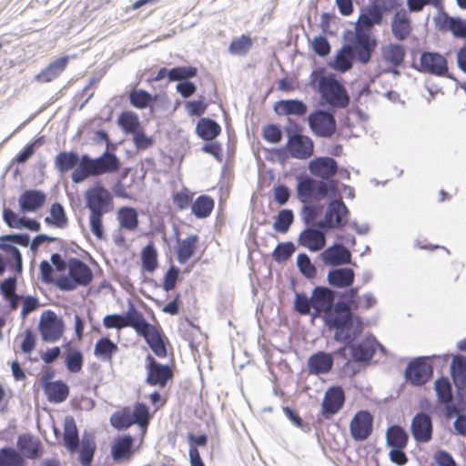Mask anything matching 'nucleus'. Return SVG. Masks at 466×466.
<instances>
[{"instance_id":"nucleus-58","label":"nucleus","mask_w":466,"mask_h":466,"mask_svg":"<svg viewBox=\"0 0 466 466\" xmlns=\"http://www.w3.org/2000/svg\"><path fill=\"white\" fill-rule=\"evenodd\" d=\"M311 306V296L308 297L304 291H295L293 309L298 314L301 316H308L310 313Z\"/></svg>"},{"instance_id":"nucleus-12","label":"nucleus","mask_w":466,"mask_h":466,"mask_svg":"<svg viewBox=\"0 0 466 466\" xmlns=\"http://www.w3.org/2000/svg\"><path fill=\"white\" fill-rule=\"evenodd\" d=\"M453 383L450 378L441 371V375L433 383L437 403L443 406L446 417L458 414V407L453 400Z\"/></svg>"},{"instance_id":"nucleus-6","label":"nucleus","mask_w":466,"mask_h":466,"mask_svg":"<svg viewBox=\"0 0 466 466\" xmlns=\"http://www.w3.org/2000/svg\"><path fill=\"white\" fill-rule=\"evenodd\" d=\"M429 359H441L443 365L449 360V355L442 356H419L412 358L404 370L405 380L412 386H422L430 381L433 375V368L428 361Z\"/></svg>"},{"instance_id":"nucleus-13","label":"nucleus","mask_w":466,"mask_h":466,"mask_svg":"<svg viewBox=\"0 0 466 466\" xmlns=\"http://www.w3.org/2000/svg\"><path fill=\"white\" fill-rule=\"evenodd\" d=\"M447 59L436 51H423L420 53L418 64L413 63L411 67L418 72L434 76L447 74Z\"/></svg>"},{"instance_id":"nucleus-14","label":"nucleus","mask_w":466,"mask_h":466,"mask_svg":"<svg viewBox=\"0 0 466 466\" xmlns=\"http://www.w3.org/2000/svg\"><path fill=\"white\" fill-rule=\"evenodd\" d=\"M38 329L44 341L56 342L63 335L64 322L54 311L46 310L40 317Z\"/></svg>"},{"instance_id":"nucleus-46","label":"nucleus","mask_w":466,"mask_h":466,"mask_svg":"<svg viewBox=\"0 0 466 466\" xmlns=\"http://www.w3.org/2000/svg\"><path fill=\"white\" fill-rule=\"evenodd\" d=\"M221 131L220 126L210 118H201L196 127V132L204 140H212Z\"/></svg>"},{"instance_id":"nucleus-19","label":"nucleus","mask_w":466,"mask_h":466,"mask_svg":"<svg viewBox=\"0 0 466 466\" xmlns=\"http://www.w3.org/2000/svg\"><path fill=\"white\" fill-rule=\"evenodd\" d=\"M379 340L373 335H368L360 341H352L346 344L350 349V355L356 362L368 363L376 352V345Z\"/></svg>"},{"instance_id":"nucleus-39","label":"nucleus","mask_w":466,"mask_h":466,"mask_svg":"<svg viewBox=\"0 0 466 466\" xmlns=\"http://www.w3.org/2000/svg\"><path fill=\"white\" fill-rule=\"evenodd\" d=\"M144 339L158 358H165L167 354V348L161 333L153 326L143 336Z\"/></svg>"},{"instance_id":"nucleus-63","label":"nucleus","mask_w":466,"mask_h":466,"mask_svg":"<svg viewBox=\"0 0 466 466\" xmlns=\"http://www.w3.org/2000/svg\"><path fill=\"white\" fill-rule=\"evenodd\" d=\"M282 410L287 419L297 428L304 432H309L311 430L309 423L305 422L299 412L290 406H282Z\"/></svg>"},{"instance_id":"nucleus-15","label":"nucleus","mask_w":466,"mask_h":466,"mask_svg":"<svg viewBox=\"0 0 466 466\" xmlns=\"http://www.w3.org/2000/svg\"><path fill=\"white\" fill-rule=\"evenodd\" d=\"M146 383L150 386L164 388L173 378L170 366L157 362L151 354L146 356Z\"/></svg>"},{"instance_id":"nucleus-33","label":"nucleus","mask_w":466,"mask_h":466,"mask_svg":"<svg viewBox=\"0 0 466 466\" xmlns=\"http://www.w3.org/2000/svg\"><path fill=\"white\" fill-rule=\"evenodd\" d=\"M96 176L114 173L120 168V161L114 153L105 151L100 157L93 158Z\"/></svg>"},{"instance_id":"nucleus-59","label":"nucleus","mask_w":466,"mask_h":466,"mask_svg":"<svg viewBox=\"0 0 466 466\" xmlns=\"http://www.w3.org/2000/svg\"><path fill=\"white\" fill-rule=\"evenodd\" d=\"M110 423L115 429L118 431L128 429L133 425V421L131 420V410L128 408H125L120 411L115 412L110 417Z\"/></svg>"},{"instance_id":"nucleus-35","label":"nucleus","mask_w":466,"mask_h":466,"mask_svg":"<svg viewBox=\"0 0 466 466\" xmlns=\"http://www.w3.org/2000/svg\"><path fill=\"white\" fill-rule=\"evenodd\" d=\"M116 219L119 227L128 231H134L138 228V213L135 208L124 206L118 208Z\"/></svg>"},{"instance_id":"nucleus-24","label":"nucleus","mask_w":466,"mask_h":466,"mask_svg":"<svg viewBox=\"0 0 466 466\" xmlns=\"http://www.w3.org/2000/svg\"><path fill=\"white\" fill-rule=\"evenodd\" d=\"M46 200V194L39 189L25 190L18 198L22 213L35 212L40 209Z\"/></svg>"},{"instance_id":"nucleus-9","label":"nucleus","mask_w":466,"mask_h":466,"mask_svg":"<svg viewBox=\"0 0 466 466\" xmlns=\"http://www.w3.org/2000/svg\"><path fill=\"white\" fill-rule=\"evenodd\" d=\"M339 299V290L333 289L328 286H316L311 292L312 306L319 309L325 310V324L336 313L340 310L337 309V300Z\"/></svg>"},{"instance_id":"nucleus-56","label":"nucleus","mask_w":466,"mask_h":466,"mask_svg":"<svg viewBox=\"0 0 466 466\" xmlns=\"http://www.w3.org/2000/svg\"><path fill=\"white\" fill-rule=\"evenodd\" d=\"M22 454L11 447L0 449V466H23Z\"/></svg>"},{"instance_id":"nucleus-57","label":"nucleus","mask_w":466,"mask_h":466,"mask_svg":"<svg viewBox=\"0 0 466 466\" xmlns=\"http://www.w3.org/2000/svg\"><path fill=\"white\" fill-rule=\"evenodd\" d=\"M130 104L137 108H147L155 101V97L144 89H133L129 93Z\"/></svg>"},{"instance_id":"nucleus-25","label":"nucleus","mask_w":466,"mask_h":466,"mask_svg":"<svg viewBox=\"0 0 466 466\" xmlns=\"http://www.w3.org/2000/svg\"><path fill=\"white\" fill-rule=\"evenodd\" d=\"M308 167L312 176L324 179L334 175L338 162L332 157H317L309 162Z\"/></svg>"},{"instance_id":"nucleus-3","label":"nucleus","mask_w":466,"mask_h":466,"mask_svg":"<svg viewBox=\"0 0 466 466\" xmlns=\"http://www.w3.org/2000/svg\"><path fill=\"white\" fill-rule=\"evenodd\" d=\"M86 208L89 210V226L94 236L98 239L105 238L103 217L114 208L113 196L101 184L87 188L84 194Z\"/></svg>"},{"instance_id":"nucleus-1","label":"nucleus","mask_w":466,"mask_h":466,"mask_svg":"<svg viewBox=\"0 0 466 466\" xmlns=\"http://www.w3.org/2000/svg\"><path fill=\"white\" fill-rule=\"evenodd\" d=\"M378 39L373 32L345 29L342 34L341 46L336 50L328 61L329 68L339 74L350 71L354 64L368 65L378 47Z\"/></svg>"},{"instance_id":"nucleus-47","label":"nucleus","mask_w":466,"mask_h":466,"mask_svg":"<svg viewBox=\"0 0 466 466\" xmlns=\"http://www.w3.org/2000/svg\"><path fill=\"white\" fill-rule=\"evenodd\" d=\"M118 350L117 345L108 337L98 339L95 345L94 354L104 361H111L113 355Z\"/></svg>"},{"instance_id":"nucleus-5","label":"nucleus","mask_w":466,"mask_h":466,"mask_svg":"<svg viewBox=\"0 0 466 466\" xmlns=\"http://www.w3.org/2000/svg\"><path fill=\"white\" fill-rule=\"evenodd\" d=\"M67 275H61L56 280V286L64 291H71L77 287H86L93 280V272L90 267L76 258H70L67 261Z\"/></svg>"},{"instance_id":"nucleus-34","label":"nucleus","mask_w":466,"mask_h":466,"mask_svg":"<svg viewBox=\"0 0 466 466\" xmlns=\"http://www.w3.org/2000/svg\"><path fill=\"white\" fill-rule=\"evenodd\" d=\"M343 291L339 290V299L337 300V309L339 310L346 309H358L360 306L361 298L359 294L360 287L353 284Z\"/></svg>"},{"instance_id":"nucleus-61","label":"nucleus","mask_w":466,"mask_h":466,"mask_svg":"<svg viewBox=\"0 0 466 466\" xmlns=\"http://www.w3.org/2000/svg\"><path fill=\"white\" fill-rule=\"evenodd\" d=\"M198 70L194 66H176L168 70L169 81H187L197 76Z\"/></svg>"},{"instance_id":"nucleus-2","label":"nucleus","mask_w":466,"mask_h":466,"mask_svg":"<svg viewBox=\"0 0 466 466\" xmlns=\"http://www.w3.org/2000/svg\"><path fill=\"white\" fill-rule=\"evenodd\" d=\"M310 87L320 96L319 103L336 108H344L350 102L346 87L335 75H323L321 68L312 70L310 74Z\"/></svg>"},{"instance_id":"nucleus-45","label":"nucleus","mask_w":466,"mask_h":466,"mask_svg":"<svg viewBox=\"0 0 466 466\" xmlns=\"http://www.w3.org/2000/svg\"><path fill=\"white\" fill-rule=\"evenodd\" d=\"M198 241V237L197 235H190L187 238L178 241L177 258L180 264L187 263L194 255Z\"/></svg>"},{"instance_id":"nucleus-11","label":"nucleus","mask_w":466,"mask_h":466,"mask_svg":"<svg viewBox=\"0 0 466 466\" xmlns=\"http://www.w3.org/2000/svg\"><path fill=\"white\" fill-rule=\"evenodd\" d=\"M350 216V209L342 199L329 200L323 217V222L329 231L341 229L348 223Z\"/></svg>"},{"instance_id":"nucleus-27","label":"nucleus","mask_w":466,"mask_h":466,"mask_svg":"<svg viewBox=\"0 0 466 466\" xmlns=\"http://www.w3.org/2000/svg\"><path fill=\"white\" fill-rule=\"evenodd\" d=\"M19 452L30 460L40 458L43 453V446L39 439L32 434H21L17 438Z\"/></svg>"},{"instance_id":"nucleus-22","label":"nucleus","mask_w":466,"mask_h":466,"mask_svg":"<svg viewBox=\"0 0 466 466\" xmlns=\"http://www.w3.org/2000/svg\"><path fill=\"white\" fill-rule=\"evenodd\" d=\"M334 366V360L330 352L318 350L312 353L307 361L309 374L322 375L330 372Z\"/></svg>"},{"instance_id":"nucleus-49","label":"nucleus","mask_w":466,"mask_h":466,"mask_svg":"<svg viewBox=\"0 0 466 466\" xmlns=\"http://www.w3.org/2000/svg\"><path fill=\"white\" fill-rule=\"evenodd\" d=\"M214 208V200L212 198L207 195H201L197 198V199L191 205L192 213L198 218H208Z\"/></svg>"},{"instance_id":"nucleus-40","label":"nucleus","mask_w":466,"mask_h":466,"mask_svg":"<svg viewBox=\"0 0 466 466\" xmlns=\"http://www.w3.org/2000/svg\"><path fill=\"white\" fill-rule=\"evenodd\" d=\"M44 391L50 402L61 403L69 394L68 386L62 380H56L45 385Z\"/></svg>"},{"instance_id":"nucleus-18","label":"nucleus","mask_w":466,"mask_h":466,"mask_svg":"<svg viewBox=\"0 0 466 466\" xmlns=\"http://www.w3.org/2000/svg\"><path fill=\"white\" fill-rule=\"evenodd\" d=\"M410 430L416 443H429L433 438V420L422 413H416L411 419Z\"/></svg>"},{"instance_id":"nucleus-31","label":"nucleus","mask_w":466,"mask_h":466,"mask_svg":"<svg viewBox=\"0 0 466 466\" xmlns=\"http://www.w3.org/2000/svg\"><path fill=\"white\" fill-rule=\"evenodd\" d=\"M450 374L457 390L466 388V356L456 353L450 365Z\"/></svg>"},{"instance_id":"nucleus-37","label":"nucleus","mask_w":466,"mask_h":466,"mask_svg":"<svg viewBox=\"0 0 466 466\" xmlns=\"http://www.w3.org/2000/svg\"><path fill=\"white\" fill-rule=\"evenodd\" d=\"M90 177H96L93 158L88 155H82L72 173V181L75 184H79Z\"/></svg>"},{"instance_id":"nucleus-50","label":"nucleus","mask_w":466,"mask_h":466,"mask_svg":"<svg viewBox=\"0 0 466 466\" xmlns=\"http://www.w3.org/2000/svg\"><path fill=\"white\" fill-rule=\"evenodd\" d=\"M294 213L290 208L280 209L275 217L273 229L281 234L287 233L294 222Z\"/></svg>"},{"instance_id":"nucleus-62","label":"nucleus","mask_w":466,"mask_h":466,"mask_svg":"<svg viewBox=\"0 0 466 466\" xmlns=\"http://www.w3.org/2000/svg\"><path fill=\"white\" fill-rule=\"evenodd\" d=\"M251 46V38L248 35H242L231 41L228 51L234 56H243L249 51Z\"/></svg>"},{"instance_id":"nucleus-55","label":"nucleus","mask_w":466,"mask_h":466,"mask_svg":"<svg viewBox=\"0 0 466 466\" xmlns=\"http://www.w3.org/2000/svg\"><path fill=\"white\" fill-rule=\"evenodd\" d=\"M328 34L320 33L314 36L312 40L309 39L310 48L314 54L319 57H326L329 55L331 46L327 38Z\"/></svg>"},{"instance_id":"nucleus-43","label":"nucleus","mask_w":466,"mask_h":466,"mask_svg":"<svg viewBox=\"0 0 466 466\" xmlns=\"http://www.w3.org/2000/svg\"><path fill=\"white\" fill-rule=\"evenodd\" d=\"M405 56V47L400 44L390 43L382 48L383 59L394 66H401Z\"/></svg>"},{"instance_id":"nucleus-38","label":"nucleus","mask_w":466,"mask_h":466,"mask_svg":"<svg viewBox=\"0 0 466 466\" xmlns=\"http://www.w3.org/2000/svg\"><path fill=\"white\" fill-rule=\"evenodd\" d=\"M68 59L69 57L66 56L50 63L35 76V78L42 83H48L52 81L66 69Z\"/></svg>"},{"instance_id":"nucleus-4","label":"nucleus","mask_w":466,"mask_h":466,"mask_svg":"<svg viewBox=\"0 0 466 466\" xmlns=\"http://www.w3.org/2000/svg\"><path fill=\"white\" fill-rule=\"evenodd\" d=\"M355 309H342L336 313L326 327L334 330V339L343 344H351L361 335L365 325L363 319L355 313Z\"/></svg>"},{"instance_id":"nucleus-60","label":"nucleus","mask_w":466,"mask_h":466,"mask_svg":"<svg viewBox=\"0 0 466 466\" xmlns=\"http://www.w3.org/2000/svg\"><path fill=\"white\" fill-rule=\"evenodd\" d=\"M149 419L150 416L147 406L143 402H137L131 412L133 424H137L140 428H146L149 423Z\"/></svg>"},{"instance_id":"nucleus-26","label":"nucleus","mask_w":466,"mask_h":466,"mask_svg":"<svg viewBox=\"0 0 466 466\" xmlns=\"http://www.w3.org/2000/svg\"><path fill=\"white\" fill-rule=\"evenodd\" d=\"M412 30L411 21L403 8L396 9L391 20V33L395 39L403 41L408 38Z\"/></svg>"},{"instance_id":"nucleus-7","label":"nucleus","mask_w":466,"mask_h":466,"mask_svg":"<svg viewBox=\"0 0 466 466\" xmlns=\"http://www.w3.org/2000/svg\"><path fill=\"white\" fill-rule=\"evenodd\" d=\"M393 7V3H386L385 0H369L366 5L360 7L354 28L372 32L373 26L383 24L387 10Z\"/></svg>"},{"instance_id":"nucleus-64","label":"nucleus","mask_w":466,"mask_h":466,"mask_svg":"<svg viewBox=\"0 0 466 466\" xmlns=\"http://www.w3.org/2000/svg\"><path fill=\"white\" fill-rule=\"evenodd\" d=\"M448 29L455 38H465L466 19L461 16H452L449 23Z\"/></svg>"},{"instance_id":"nucleus-48","label":"nucleus","mask_w":466,"mask_h":466,"mask_svg":"<svg viewBox=\"0 0 466 466\" xmlns=\"http://www.w3.org/2000/svg\"><path fill=\"white\" fill-rule=\"evenodd\" d=\"M45 223L57 228H65L67 227L68 218L64 207L60 203L56 202L51 206L50 217H46L45 218Z\"/></svg>"},{"instance_id":"nucleus-52","label":"nucleus","mask_w":466,"mask_h":466,"mask_svg":"<svg viewBox=\"0 0 466 466\" xmlns=\"http://www.w3.org/2000/svg\"><path fill=\"white\" fill-rule=\"evenodd\" d=\"M117 123L122 130L126 133L134 134L140 127L137 115L132 111H125L120 114Z\"/></svg>"},{"instance_id":"nucleus-54","label":"nucleus","mask_w":466,"mask_h":466,"mask_svg":"<svg viewBox=\"0 0 466 466\" xmlns=\"http://www.w3.org/2000/svg\"><path fill=\"white\" fill-rule=\"evenodd\" d=\"M141 263L144 270L153 272L157 267V252L153 243L147 245L141 252Z\"/></svg>"},{"instance_id":"nucleus-32","label":"nucleus","mask_w":466,"mask_h":466,"mask_svg":"<svg viewBox=\"0 0 466 466\" xmlns=\"http://www.w3.org/2000/svg\"><path fill=\"white\" fill-rule=\"evenodd\" d=\"M123 321L125 327L133 328L140 336H143L153 327V325L145 319L143 314L136 309L131 303L129 304L127 312L123 315Z\"/></svg>"},{"instance_id":"nucleus-42","label":"nucleus","mask_w":466,"mask_h":466,"mask_svg":"<svg viewBox=\"0 0 466 466\" xmlns=\"http://www.w3.org/2000/svg\"><path fill=\"white\" fill-rule=\"evenodd\" d=\"M64 444L70 452L76 451L79 445L78 431L72 417H66L65 420Z\"/></svg>"},{"instance_id":"nucleus-8","label":"nucleus","mask_w":466,"mask_h":466,"mask_svg":"<svg viewBox=\"0 0 466 466\" xmlns=\"http://www.w3.org/2000/svg\"><path fill=\"white\" fill-rule=\"evenodd\" d=\"M296 194L301 203L323 199L324 183L320 179L312 178L307 172L296 175Z\"/></svg>"},{"instance_id":"nucleus-51","label":"nucleus","mask_w":466,"mask_h":466,"mask_svg":"<svg viewBox=\"0 0 466 466\" xmlns=\"http://www.w3.org/2000/svg\"><path fill=\"white\" fill-rule=\"evenodd\" d=\"M296 265L299 273L307 279H313L317 277V268L307 253L300 252L298 254Z\"/></svg>"},{"instance_id":"nucleus-20","label":"nucleus","mask_w":466,"mask_h":466,"mask_svg":"<svg viewBox=\"0 0 466 466\" xmlns=\"http://www.w3.org/2000/svg\"><path fill=\"white\" fill-rule=\"evenodd\" d=\"M319 258L324 265L329 267L348 265L351 263V253L343 244L335 240L332 245L322 249Z\"/></svg>"},{"instance_id":"nucleus-16","label":"nucleus","mask_w":466,"mask_h":466,"mask_svg":"<svg viewBox=\"0 0 466 466\" xmlns=\"http://www.w3.org/2000/svg\"><path fill=\"white\" fill-rule=\"evenodd\" d=\"M345 403V391L339 385H333L327 389L321 402L320 415L326 420L331 419L339 413Z\"/></svg>"},{"instance_id":"nucleus-44","label":"nucleus","mask_w":466,"mask_h":466,"mask_svg":"<svg viewBox=\"0 0 466 466\" xmlns=\"http://www.w3.org/2000/svg\"><path fill=\"white\" fill-rule=\"evenodd\" d=\"M134 440L131 435H124L112 445L111 454L114 461L129 458L132 453Z\"/></svg>"},{"instance_id":"nucleus-53","label":"nucleus","mask_w":466,"mask_h":466,"mask_svg":"<svg viewBox=\"0 0 466 466\" xmlns=\"http://www.w3.org/2000/svg\"><path fill=\"white\" fill-rule=\"evenodd\" d=\"M296 248L292 241L280 242L272 251V258L279 264L284 263L292 257Z\"/></svg>"},{"instance_id":"nucleus-23","label":"nucleus","mask_w":466,"mask_h":466,"mask_svg":"<svg viewBox=\"0 0 466 466\" xmlns=\"http://www.w3.org/2000/svg\"><path fill=\"white\" fill-rule=\"evenodd\" d=\"M355 280V272L348 267H332L327 274V281L331 289H343L351 286Z\"/></svg>"},{"instance_id":"nucleus-28","label":"nucleus","mask_w":466,"mask_h":466,"mask_svg":"<svg viewBox=\"0 0 466 466\" xmlns=\"http://www.w3.org/2000/svg\"><path fill=\"white\" fill-rule=\"evenodd\" d=\"M3 219L11 228H27L31 231H39L41 228L37 220L27 217H19L15 211L8 208H4L3 209Z\"/></svg>"},{"instance_id":"nucleus-17","label":"nucleus","mask_w":466,"mask_h":466,"mask_svg":"<svg viewBox=\"0 0 466 466\" xmlns=\"http://www.w3.org/2000/svg\"><path fill=\"white\" fill-rule=\"evenodd\" d=\"M373 417L367 410H360L356 412L350 423V432L356 441L367 440L372 433Z\"/></svg>"},{"instance_id":"nucleus-10","label":"nucleus","mask_w":466,"mask_h":466,"mask_svg":"<svg viewBox=\"0 0 466 466\" xmlns=\"http://www.w3.org/2000/svg\"><path fill=\"white\" fill-rule=\"evenodd\" d=\"M307 121L311 132L319 137H330L337 129L333 113L327 109H315L309 114Z\"/></svg>"},{"instance_id":"nucleus-30","label":"nucleus","mask_w":466,"mask_h":466,"mask_svg":"<svg viewBox=\"0 0 466 466\" xmlns=\"http://www.w3.org/2000/svg\"><path fill=\"white\" fill-rule=\"evenodd\" d=\"M273 109L279 116H302L308 112V106L299 99H280L274 104Z\"/></svg>"},{"instance_id":"nucleus-36","label":"nucleus","mask_w":466,"mask_h":466,"mask_svg":"<svg viewBox=\"0 0 466 466\" xmlns=\"http://www.w3.org/2000/svg\"><path fill=\"white\" fill-rule=\"evenodd\" d=\"M387 447L406 448L409 441L408 431L400 424H391L385 434Z\"/></svg>"},{"instance_id":"nucleus-21","label":"nucleus","mask_w":466,"mask_h":466,"mask_svg":"<svg viewBox=\"0 0 466 466\" xmlns=\"http://www.w3.org/2000/svg\"><path fill=\"white\" fill-rule=\"evenodd\" d=\"M298 244L310 252L321 251L327 244V237L311 226H305L298 237Z\"/></svg>"},{"instance_id":"nucleus-29","label":"nucleus","mask_w":466,"mask_h":466,"mask_svg":"<svg viewBox=\"0 0 466 466\" xmlns=\"http://www.w3.org/2000/svg\"><path fill=\"white\" fill-rule=\"evenodd\" d=\"M286 147L291 157L303 160L313 155L314 143L309 136L303 135L293 141L286 142Z\"/></svg>"},{"instance_id":"nucleus-41","label":"nucleus","mask_w":466,"mask_h":466,"mask_svg":"<svg viewBox=\"0 0 466 466\" xmlns=\"http://www.w3.org/2000/svg\"><path fill=\"white\" fill-rule=\"evenodd\" d=\"M79 162V155L75 151H62L56 156L55 168L65 174L76 167Z\"/></svg>"}]
</instances>
